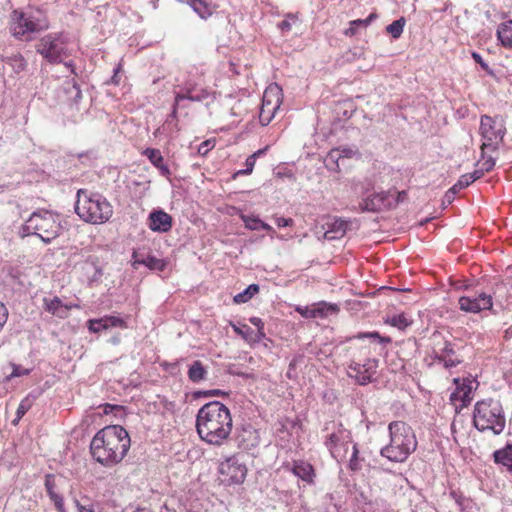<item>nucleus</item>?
I'll return each mask as SVG.
<instances>
[{
    "label": "nucleus",
    "mask_w": 512,
    "mask_h": 512,
    "mask_svg": "<svg viewBox=\"0 0 512 512\" xmlns=\"http://www.w3.org/2000/svg\"><path fill=\"white\" fill-rule=\"evenodd\" d=\"M281 88L275 84L270 85L263 94L262 105L259 112V121L261 125H268L274 118L276 111L282 102Z\"/></svg>",
    "instance_id": "obj_11"
},
{
    "label": "nucleus",
    "mask_w": 512,
    "mask_h": 512,
    "mask_svg": "<svg viewBox=\"0 0 512 512\" xmlns=\"http://www.w3.org/2000/svg\"><path fill=\"white\" fill-rule=\"evenodd\" d=\"M47 28V25L34 16L19 12L17 10L12 13L10 30L14 37L24 40H30L31 34Z\"/></svg>",
    "instance_id": "obj_8"
},
{
    "label": "nucleus",
    "mask_w": 512,
    "mask_h": 512,
    "mask_svg": "<svg viewBox=\"0 0 512 512\" xmlns=\"http://www.w3.org/2000/svg\"><path fill=\"white\" fill-rule=\"evenodd\" d=\"M443 361H444L445 367H447V368L455 367L456 365H458L460 363V360H454V359L450 358L449 356H443Z\"/></svg>",
    "instance_id": "obj_61"
},
{
    "label": "nucleus",
    "mask_w": 512,
    "mask_h": 512,
    "mask_svg": "<svg viewBox=\"0 0 512 512\" xmlns=\"http://www.w3.org/2000/svg\"><path fill=\"white\" fill-rule=\"evenodd\" d=\"M128 432L120 425L106 426L98 431L90 443L95 461L105 467L120 463L130 448Z\"/></svg>",
    "instance_id": "obj_2"
},
{
    "label": "nucleus",
    "mask_w": 512,
    "mask_h": 512,
    "mask_svg": "<svg viewBox=\"0 0 512 512\" xmlns=\"http://www.w3.org/2000/svg\"><path fill=\"white\" fill-rule=\"evenodd\" d=\"M461 311L466 313H479L484 310H493L492 296L487 293H480L474 296H461L458 300Z\"/></svg>",
    "instance_id": "obj_13"
},
{
    "label": "nucleus",
    "mask_w": 512,
    "mask_h": 512,
    "mask_svg": "<svg viewBox=\"0 0 512 512\" xmlns=\"http://www.w3.org/2000/svg\"><path fill=\"white\" fill-rule=\"evenodd\" d=\"M229 395V392H226L224 390H220V389H211V390H200V391H196L194 392L193 394V397L195 399H198V398H209V397H223V396H228Z\"/></svg>",
    "instance_id": "obj_38"
},
{
    "label": "nucleus",
    "mask_w": 512,
    "mask_h": 512,
    "mask_svg": "<svg viewBox=\"0 0 512 512\" xmlns=\"http://www.w3.org/2000/svg\"><path fill=\"white\" fill-rule=\"evenodd\" d=\"M291 471L295 476L302 479L303 481L307 483L313 482V477L315 476V473L314 468L311 464L304 461L294 462Z\"/></svg>",
    "instance_id": "obj_23"
},
{
    "label": "nucleus",
    "mask_w": 512,
    "mask_h": 512,
    "mask_svg": "<svg viewBox=\"0 0 512 512\" xmlns=\"http://www.w3.org/2000/svg\"><path fill=\"white\" fill-rule=\"evenodd\" d=\"M379 360L376 358H368L361 364L362 373L357 376V383L359 385H366L373 381V376L377 373Z\"/></svg>",
    "instance_id": "obj_22"
},
{
    "label": "nucleus",
    "mask_w": 512,
    "mask_h": 512,
    "mask_svg": "<svg viewBox=\"0 0 512 512\" xmlns=\"http://www.w3.org/2000/svg\"><path fill=\"white\" fill-rule=\"evenodd\" d=\"M233 423L229 408L214 400L204 404L196 415V431L200 439L213 446H221L229 438Z\"/></svg>",
    "instance_id": "obj_1"
},
{
    "label": "nucleus",
    "mask_w": 512,
    "mask_h": 512,
    "mask_svg": "<svg viewBox=\"0 0 512 512\" xmlns=\"http://www.w3.org/2000/svg\"><path fill=\"white\" fill-rule=\"evenodd\" d=\"M72 88L75 90V102H78L82 97V92L76 82H73Z\"/></svg>",
    "instance_id": "obj_64"
},
{
    "label": "nucleus",
    "mask_w": 512,
    "mask_h": 512,
    "mask_svg": "<svg viewBox=\"0 0 512 512\" xmlns=\"http://www.w3.org/2000/svg\"><path fill=\"white\" fill-rule=\"evenodd\" d=\"M103 322H108L109 328H113V327L124 328V327H126L125 321L122 318L117 317V316H104Z\"/></svg>",
    "instance_id": "obj_41"
},
{
    "label": "nucleus",
    "mask_w": 512,
    "mask_h": 512,
    "mask_svg": "<svg viewBox=\"0 0 512 512\" xmlns=\"http://www.w3.org/2000/svg\"><path fill=\"white\" fill-rule=\"evenodd\" d=\"M289 19L295 21L296 18L294 16H288L286 19H284L283 21H281L279 24H278V27L282 30V31H289L291 29V23L289 21Z\"/></svg>",
    "instance_id": "obj_53"
},
{
    "label": "nucleus",
    "mask_w": 512,
    "mask_h": 512,
    "mask_svg": "<svg viewBox=\"0 0 512 512\" xmlns=\"http://www.w3.org/2000/svg\"><path fill=\"white\" fill-rule=\"evenodd\" d=\"M88 329L92 333H99L102 330H105L101 326V321L99 319H90L87 322Z\"/></svg>",
    "instance_id": "obj_48"
},
{
    "label": "nucleus",
    "mask_w": 512,
    "mask_h": 512,
    "mask_svg": "<svg viewBox=\"0 0 512 512\" xmlns=\"http://www.w3.org/2000/svg\"><path fill=\"white\" fill-rule=\"evenodd\" d=\"M183 108H184V106H183L182 102H179L178 105H177V99L174 98V103H173V106H172V111H171L170 117L176 118L178 110L179 109H183Z\"/></svg>",
    "instance_id": "obj_58"
},
{
    "label": "nucleus",
    "mask_w": 512,
    "mask_h": 512,
    "mask_svg": "<svg viewBox=\"0 0 512 512\" xmlns=\"http://www.w3.org/2000/svg\"><path fill=\"white\" fill-rule=\"evenodd\" d=\"M211 149L210 141L202 142L198 147V153L200 155H206Z\"/></svg>",
    "instance_id": "obj_54"
},
{
    "label": "nucleus",
    "mask_w": 512,
    "mask_h": 512,
    "mask_svg": "<svg viewBox=\"0 0 512 512\" xmlns=\"http://www.w3.org/2000/svg\"><path fill=\"white\" fill-rule=\"evenodd\" d=\"M44 309L55 315L59 318H66L68 316L69 310L72 308L71 305L64 304L61 299L55 296L52 299L44 298L43 299Z\"/></svg>",
    "instance_id": "obj_20"
},
{
    "label": "nucleus",
    "mask_w": 512,
    "mask_h": 512,
    "mask_svg": "<svg viewBox=\"0 0 512 512\" xmlns=\"http://www.w3.org/2000/svg\"><path fill=\"white\" fill-rule=\"evenodd\" d=\"M133 258L135 259V263L144 264L151 270L162 271L165 267L164 262L161 259H158L155 256H147L143 259H138L136 253L133 254Z\"/></svg>",
    "instance_id": "obj_32"
},
{
    "label": "nucleus",
    "mask_w": 512,
    "mask_h": 512,
    "mask_svg": "<svg viewBox=\"0 0 512 512\" xmlns=\"http://www.w3.org/2000/svg\"><path fill=\"white\" fill-rule=\"evenodd\" d=\"M497 38L505 48L512 49V20L499 25Z\"/></svg>",
    "instance_id": "obj_26"
},
{
    "label": "nucleus",
    "mask_w": 512,
    "mask_h": 512,
    "mask_svg": "<svg viewBox=\"0 0 512 512\" xmlns=\"http://www.w3.org/2000/svg\"><path fill=\"white\" fill-rule=\"evenodd\" d=\"M467 174L472 177L470 181L474 182V181L480 179L482 176H484L485 172L481 168H478L474 172L467 173Z\"/></svg>",
    "instance_id": "obj_63"
},
{
    "label": "nucleus",
    "mask_w": 512,
    "mask_h": 512,
    "mask_svg": "<svg viewBox=\"0 0 512 512\" xmlns=\"http://www.w3.org/2000/svg\"><path fill=\"white\" fill-rule=\"evenodd\" d=\"M442 353L444 354V356H451L455 353L451 342H449V341L444 342V347L442 348Z\"/></svg>",
    "instance_id": "obj_55"
},
{
    "label": "nucleus",
    "mask_w": 512,
    "mask_h": 512,
    "mask_svg": "<svg viewBox=\"0 0 512 512\" xmlns=\"http://www.w3.org/2000/svg\"><path fill=\"white\" fill-rule=\"evenodd\" d=\"M334 153L338 154V158L339 157H352V155L354 154V151L351 148H343L342 150H339V149L333 150L330 153L331 157H334Z\"/></svg>",
    "instance_id": "obj_52"
},
{
    "label": "nucleus",
    "mask_w": 512,
    "mask_h": 512,
    "mask_svg": "<svg viewBox=\"0 0 512 512\" xmlns=\"http://www.w3.org/2000/svg\"><path fill=\"white\" fill-rule=\"evenodd\" d=\"M208 371L200 360H195L190 365L187 375L191 382L199 383L207 379Z\"/></svg>",
    "instance_id": "obj_25"
},
{
    "label": "nucleus",
    "mask_w": 512,
    "mask_h": 512,
    "mask_svg": "<svg viewBox=\"0 0 512 512\" xmlns=\"http://www.w3.org/2000/svg\"><path fill=\"white\" fill-rule=\"evenodd\" d=\"M377 18L376 13H371L366 19H356L352 20L349 23V28H347L344 32L346 36H354L357 34V29L360 27H367L371 24V22Z\"/></svg>",
    "instance_id": "obj_28"
},
{
    "label": "nucleus",
    "mask_w": 512,
    "mask_h": 512,
    "mask_svg": "<svg viewBox=\"0 0 512 512\" xmlns=\"http://www.w3.org/2000/svg\"><path fill=\"white\" fill-rule=\"evenodd\" d=\"M255 155H250L245 161V169L239 170L237 174L249 175L252 173L255 166Z\"/></svg>",
    "instance_id": "obj_43"
},
{
    "label": "nucleus",
    "mask_w": 512,
    "mask_h": 512,
    "mask_svg": "<svg viewBox=\"0 0 512 512\" xmlns=\"http://www.w3.org/2000/svg\"><path fill=\"white\" fill-rule=\"evenodd\" d=\"M482 158L484 159V161L482 163L478 162V165L480 164V168L485 172H490L494 166H495V159L491 156L485 158V154H484V151L482 152Z\"/></svg>",
    "instance_id": "obj_42"
},
{
    "label": "nucleus",
    "mask_w": 512,
    "mask_h": 512,
    "mask_svg": "<svg viewBox=\"0 0 512 512\" xmlns=\"http://www.w3.org/2000/svg\"><path fill=\"white\" fill-rule=\"evenodd\" d=\"M148 220V226L154 232L165 233L172 228V217L161 209L153 210L149 214Z\"/></svg>",
    "instance_id": "obj_18"
},
{
    "label": "nucleus",
    "mask_w": 512,
    "mask_h": 512,
    "mask_svg": "<svg viewBox=\"0 0 512 512\" xmlns=\"http://www.w3.org/2000/svg\"><path fill=\"white\" fill-rule=\"evenodd\" d=\"M75 212L85 222L103 224L112 217L113 207L103 195L88 193L85 189H79L77 191Z\"/></svg>",
    "instance_id": "obj_4"
},
{
    "label": "nucleus",
    "mask_w": 512,
    "mask_h": 512,
    "mask_svg": "<svg viewBox=\"0 0 512 512\" xmlns=\"http://www.w3.org/2000/svg\"><path fill=\"white\" fill-rule=\"evenodd\" d=\"M473 424L478 431L490 430L495 435L501 434L506 425L501 402L493 398L477 401L473 411Z\"/></svg>",
    "instance_id": "obj_5"
},
{
    "label": "nucleus",
    "mask_w": 512,
    "mask_h": 512,
    "mask_svg": "<svg viewBox=\"0 0 512 512\" xmlns=\"http://www.w3.org/2000/svg\"><path fill=\"white\" fill-rule=\"evenodd\" d=\"M210 92L207 88L199 86L193 81H186L178 92H175V98L177 104L179 102L191 101V102H202L207 99Z\"/></svg>",
    "instance_id": "obj_15"
},
{
    "label": "nucleus",
    "mask_w": 512,
    "mask_h": 512,
    "mask_svg": "<svg viewBox=\"0 0 512 512\" xmlns=\"http://www.w3.org/2000/svg\"><path fill=\"white\" fill-rule=\"evenodd\" d=\"M49 497H50L51 501H53L56 509L59 512H66L65 507H64V500L61 495H59L55 492V493H52Z\"/></svg>",
    "instance_id": "obj_45"
},
{
    "label": "nucleus",
    "mask_w": 512,
    "mask_h": 512,
    "mask_svg": "<svg viewBox=\"0 0 512 512\" xmlns=\"http://www.w3.org/2000/svg\"><path fill=\"white\" fill-rule=\"evenodd\" d=\"M472 57L474 61L477 64H479L483 70H485L489 74H492V70L490 69L489 65L483 60L482 56L479 53L473 52Z\"/></svg>",
    "instance_id": "obj_49"
},
{
    "label": "nucleus",
    "mask_w": 512,
    "mask_h": 512,
    "mask_svg": "<svg viewBox=\"0 0 512 512\" xmlns=\"http://www.w3.org/2000/svg\"><path fill=\"white\" fill-rule=\"evenodd\" d=\"M406 24V20L404 17H400L399 19L393 21L386 27L387 33H389L394 39H398L402 33L404 26Z\"/></svg>",
    "instance_id": "obj_34"
},
{
    "label": "nucleus",
    "mask_w": 512,
    "mask_h": 512,
    "mask_svg": "<svg viewBox=\"0 0 512 512\" xmlns=\"http://www.w3.org/2000/svg\"><path fill=\"white\" fill-rule=\"evenodd\" d=\"M4 61L7 65H9L15 73H20L24 71L27 67V62L24 57L20 53L12 54L10 56H6Z\"/></svg>",
    "instance_id": "obj_29"
},
{
    "label": "nucleus",
    "mask_w": 512,
    "mask_h": 512,
    "mask_svg": "<svg viewBox=\"0 0 512 512\" xmlns=\"http://www.w3.org/2000/svg\"><path fill=\"white\" fill-rule=\"evenodd\" d=\"M36 51L50 63H61L68 57L66 43L61 35L44 36L36 45Z\"/></svg>",
    "instance_id": "obj_9"
},
{
    "label": "nucleus",
    "mask_w": 512,
    "mask_h": 512,
    "mask_svg": "<svg viewBox=\"0 0 512 512\" xmlns=\"http://www.w3.org/2000/svg\"><path fill=\"white\" fill-rule=\"evenodd\" d=\"M387 323L393 327H397L400 330H404L410 326L412 322L409 321L404 314H399L389 318Z\"/></svg>",
    "instance_id": "obj_37"
},
{
    "label": "nucleus",
    "mask_w": 512,
    "mask_h": 512,
    "mask_svg": "<svg viewBox=\"0 0 512 512\" xmlns=\"http://www.w3.org/2000/svg\"><path fill=\"white\" fill-rule=\"evenodd\" d=\"M7 319H8V309L2 302H0V331L2 330L3 326L7 322Z\"/></svg>",
    "instance_id": "obj_51"
},
{
    "label": "nucleus",
    "mask_w": 512,
    "mask_h": 512,
    "mask_svg": "<svg viewBox=\"0 0 512 512\" xmlns=\"http://www.w3.org/2000/svg\"><path fill=\"white\" fill-rule=\"evenodd\" d=\"M76 507L78 512H94V509L91 505H83L78 500H75Z\"/></svg>",
    "instance_id": "obj_60"
},
{
    "label": "nucleus",
    "mask_w": 512,
    "mask_h": 512,
    "mask_svg": "<svg viewBox=\"0 0 512 512\" xmlns=\"http://www.w3.org/2000/svg\"><path fill=\"white\" fill-rule=\"evenodd\" d=\"M353 338L354 339L368 338V339H371L372 341H377L378 343L383 344V345L389 344L392 341L390 337L381 336L376 331H373V332H361V333H358L357 335L353 336Z\"/></svg>",
    "instance_id": "obj_35"
},
{
    "label": "nucleus",
    "mask_w": 512,
    "mask_h": 512,
    "mask_svg": "<svg viewBox=\"0 0 512 512\" xmlns=\"http://www.w3.org/2000/svg\"><path fill=\"white\" fill-rule=\"evenodd\" d=\"M36 400V396L29 394L24 399L21 400L16 414H18V419H21L26 412H28L33 406L34 401Z\"/></svg>",
    "instance_id": "obj_36"
},
{
    "label": "nucleus",
    "mask_w": 512,
    "mask_h": 512,
    "mask_svg": "<svg viewBox=\"0 0 512 512\" xmlns=\"http://www.w3.org/2000/svg\"><path fill=\"white\" fill-rule=\"evenodd\" d=\"M406 197H407L406 191L398 192L395 201L394 202L392 201V208L396 207L398 205V203L403 202L406 199Z\"/></svg>",
    "instance_id": "obj_62"
},
{
    "label": "nucleus",
    "mask_w": 512,
    "mask_h": 512,
    "mask_svg": "<svg viewBox=\"0 0 512 512\" xmlns=\"http://www.w3.org/2000/svg\"><path fill=\"white\" fill-rule=\"evenodd\" d=\"M238 446L243 450H251L260 443L258 431L251 425L243 426L236 436Z\"/></svg>",
    "instance_id": "obj_17"
},
{
    "label": "nucleus",
    "mask_w": 512,
    "mask_h": 512,
    "mask_svg": "<svg viewBox=\"0 0 512 512\" xmlns=\"http://www.w3.org/2000/svg\"><path fill=\"white\" fill-rule=\"evenodd\" d=\"M149 161L159 170L160 174L166 178H169L171 171L169 167L164 163V158L160 150L155 148H146L143 152Z\"/></svg>",
    "instance_id": "obj_21"
},
{
    "label": "nucleus",
    "mask_w": 512,
    "mask_h": 512,
    "mask_svg": "<svg viewBox=\"0 0 512 512\" xmlns=\"http://www.w3.org/2000/svg\"><path fill=\"white\" fill-rule=\"evenodd\" d=\"M276 224L278 227H287L293 224V220L291 218L279 217L276 219Z\"/></svg>",
    "instance_id": "obj_56"
},
{
    "label": "nucleus",
    "mask_w": 512,
    "mask_h": 512,
    "mask_svg": "<svg viewBox=\"0 0 512 512\" xmlns=\"http://www.w3.org/2000/svg\"><path fill=\"white\" fill-rule=\"evenodd\" d=\"M250 322L252 325L257 327L258 332H261V330H264V323L261 318L252 317V318H250Z\"/></svg>",
    "instance_id": "obj_57"
},
{
    "label": "nucleus",
    "mask_w": 512,
    "mask_h": 512,
    "mask_svg": "<svg viewBox=\"0 0 512 512\" xmlns=\"http://www.w3.org/2000/svg\"><path fill=\"white\" fill-rule=\"evenodd\" d=\"M471 176L468 175V174H464L462 176H460V178L458 179V181L454 184V186L460 191L466 187H468L470 184H472L473 182L470 181L471 180Z\"/></svg>",
    "instance_id": "obj_46"
},
{
    "label": "nucleus",
    "mask_w": 512,
    "mask_h": 512,
    "mask_svg": "<svg viewBox=\"0 0 512 512\" xmlns=\"http://www.w3.org/2000/svg\"><path fill=\"white\" fill-rule=\"evenodd\" d=\"M54 487H55V483H54L53 476L50 474L46 475L45 488H46L48 496H50L52 493H55Z\"/></svg>",
    "instance_id": "obj_50"
},
{
    "label": "nucleus",
    "mask_w": 512,
    "mask_h": 512,
    "mask_svg": "<svg viewBox=\"0 0 512 512\" xmlns=\"http://www.w3.org/2000/svg\"><path fill=\"white\" fill-rule=\"evenodd\" d=\"M456 389L451 393L450 400L456 405V402H461L460 409L468 406L472 400L473 382L468 378L460 380L455 378Z\"/></svg>",
    "instance_id": "obj_16"
},
{
    "label": "nucleus",
    "mask_w": 512,
    "mask_h": 512,
    "mask_svg": "<svg viewBox=\"0 0 512 512\" xmlns=\"http://www.w3.org/2000/svg\"><path fill=\"white\" fill-rule=\"evenodd\" d=\"M188 4L202 19H207L213 13L210 5L203 0H188Z\"/></svg>",
    "instance_id": "obj_30"
},
{
    "label": "nucleus",
    "mask_w": 512,
    "mask_h": 512,
    "mask_svg": "<svg viewBox=\"0 0 512 512\" xmlns=\"http://www.w3.org/2000/svg\"><path fill=\"white\" fill-rule=\"evenodd\" d=\"M260 290L258 284H250L244 291L236 294L233 298V301L236 304H242L248 302L252 299Z\"/></svg>",
    "instance_id": "obj_31"
},
{
    "label": "nucleus",
    "mask_w": 512,
    "mask_h": 512,
    "mask_svg": "<svg viewBox=\"0 0 512 512\" xmlns=\"http://www.w3.org/2000/svg\"><path fill=\"white\" fill-rule=\"evenodd\" d=\"M219 472L228 477L229 483L241 484L246 478L247 468L236 456H232L221 462Z\"/></svg>",
    "instance_id": "obj_14"
},
{
    "label": "nucleus",
    "mask_w": 512,
    "mask_h": 512,
    "mask_svg": "<svg viewBox=\"0 0 512 512\" xmlns=\"http://www.w3.org/2000/svg\"><path fill=\"white\" fill-rule=\"evenodd\" d=\"M241 220L244 222L245 227L249 230H259L261 219L254 215H240Z\"/></svg>",
    "instance_id": "obj_39"
},
{
    "label": "nucleus",
    "mask_w": 512,
    "mask_h": 512,
    "mask_svg": "<svg viewBox=\"0 0 512 512\" xmlns=\"http://www.w3.org/2000/svg\"><path fill=\"white\" fill-rule=\"evenodd\" d=\"M480 134L485 140L481 145L482 152L486 148L497 150L499 143L502 142L504 138L505 127L503 124L497 125L492 117L483 115L480 122Z\"/></svg>",
    "instance_id": "obj_10"
},
{
    "label": "nucleus",
    "mask_w": 512,
    "mask_h": 512,
    "mask_svg": "<svg viewBox=\"0 0 512 512\" xmlns=\"http://www.w3.org/2000/svg\"><path fill=\"white\" fill-rule=\"evenodd\" d=\"M364 458L359 456V449L357 443H354L352 446V453L348 461V468L353 471H359L362 469V463Z\"/></svg>",
    "instance_id": "obj_33"
},
{
    "label": "nucleus",
    "mask_w": 512,
    "mask_h": 512,
    "mask_svg": "<svg viewBox=\"0 0 512 512\" xmlns=\"http://www.w3.org/2000/svg\"><path fill=\"white\" fill-rule=\"evenodd\" d=\"M61 224L59 216L48 210H38L31 214L21 226L20 236H38L44 243L49 244L60 233Z\"/></svg>",
    "instance_id": "obj_6"
},
{
    "label": "nucleus",
    "mask_w": 512,
    "mask_h": 512,
    "mask_svg": "<svg viewBox=\"0 0 512 512\" xmlns=\"http://www.w3.org/2000/svg\"><path fill=\"white\" fill-rule=\"evenodd\" d=\"M348 369H349V372H348L349 377H354L355 380L357 381V376L361 375V373H362L361 364L358 362L352 361L348 365Z\"/></svg>",
    "instance_id": "obj_44"
},
{
    "label": "nucleus",
    "mask_w": 512,
    "mask_h": 512,
    "mask_svg": "<svg viewBox=\"0 0 512 512\" xmlns=\"http://www.w3.org/2000/svg\"><path fill=\"white\" fill-rule=\"evenodd\" d=\"M325 430L331 432L326 436L325 446L330 452L332 458L337 462H342L347 458L349 444L352 443V434L341 423H331L325 426Z\"/></svg>",
    "instance_id": "obj_7"
},
{
    "label": "nucleus",
    "mask_w": 512,
    "mask_h": 512,
    "mask_svg": "<svg viewBox=\"0 0 512 512\" xmlns=\"http://www.w3.org/2000/svg\"><path fill=\"white\" fill-rule=\"evenodd\" d=\"M348 221L340 218H333L331 222L326 223L327 229L323 234V238L327 240H335L342 238L348 228Z\"/></svg>",
    "instance_id": "obj_19"
},
{
    "label": "nucleus",
    "mask_w": 512,
    "mask_h": 512,
    "mask_svg": "<svg viewBox=\"0 0 512 512\" xmlns=\"http://www.w3.org/2000/svg\"><path fill=\"white\" fill-rule=\"evenodd\" d=\"M121 70V65L118 64L115 68H114V74L113 76L111 77L110 79V82L114 85H118L120 83V78L118 76V73L119 71Z\"/></svg>",
    "instance_id": "obj_59"
},
{
    "label": "nucleus",
    "mask_w": 512,
    "mask_h": 512,
    "mask_svg": "<svg viewBox=\"0 0 512 512\" xmlns=\"http://www.w3.org/2000/svg\"><path fill=\"white\" fill-rule=\"evenodd\" d=\"M314 307L316 318H326L329 315L337 314L339 312V307L337 304H332L325 301L314 303Z\"/></svg>",
    "instance_id": "obj_27"
},
{
    "label": "nucleus",
    "mask_w": 512,
    "mask_h": 512,
    "mask_svg": "<svg viewBox=\"0 0 512 512\" xmlns=\"http://www.w3.org/2000/svg\"><path fill=\"white\" fill-rule=\"evenodd\" d=\"M459 192V190L453 185L444 195L443 198V205H449L451 204L454 199L455 195Z\"/></svg>",
    "instance_id": "obj_47"
},
{
    "label": "nucleus",
    "mask_w": 512,
    "mask_h": 512,
    "mask_svg": "<svg viewBox=\"0 0 512 512\" xmlns=\"http://www.w3.org/2000/svg\"><path fill=\"white\" fill-rule=\"evenodd\" d=\"M295 311L298 312L302 317L310 319L316 318L314 304L310 306H296Z\"/></svg>",
    "instance_id": "obj_40"
},
{
    "label": "nucleus",
    "mask_w": 512,
    "mask_h": 512,
    "mask_svg": "<svg viewBox=\"0 0 512 512\" xmlns=\"http://www.w3.org/2000/svg\"><path fill=\"white\" fill-rule=\"evenodd\" d=\"M389 191L373 192L362 197L359 202L360 212H380L392 208Z\"/></svg>",
    "instance_id": "obj_12"
},
{
    "label": "nucleus",
    "mask_w": 512,
    "mask_h": 512,
    "mask_svg": "<svg viewBox=\"0 0 512 512\" xmlns=\"http://www.w3.org/2000/svg\"><path fill=\"white\" fill-rule=\"evenodd\" d=\"M493 458L495 463L506 467L507 471L512 474V445L507 444L502 449L494 451Z\"/></svg>",
    "instance_id": "obj_24"
},
{
    "label": "nucleus",
    "mask_w": 512,
    "mask_h": 512,
    "mask_svg": "<svg viewBox=\"0 0 512 512\" xmlns=\"http://www.w3.org/2000/svg\"><path fill=\"white\" fill-rule=\"evenodd\" d=\"M388 431L390 442L381 448L380 455L395 463L406 461L417 448L414 431L403 421H392Z\"/></svg>",
    "instance_id": "obj_3"
}]
</instances>
